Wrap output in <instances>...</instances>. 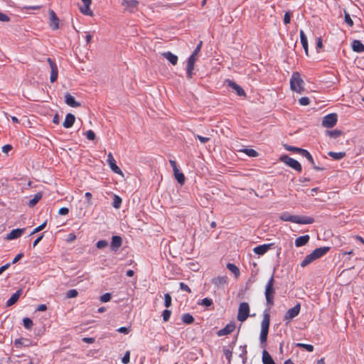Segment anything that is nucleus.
Returning a JSON list of instances; mask_svg holds the SVG:
<instances>
[{
    "label": "nucleus",
    "mask_w": 364,
    "mask_h": 364,
    "mask_svg": "<svg viewBox=\"0 0 364 364\" xmlns=\"http://www.w3.org/2000/svg\"><path fill=\"white\" fill-rule=\"evenodd\" d=\"M47 60H48V63H49V65H50V70H51L50 80L51 82H54L56 81V80L58 78V66L50 58H48Z\"/></svg>",
    "instance_id": "11"
},
{
    "label": "nucleus",
    "mask_w": 364,
    "mask_h": 364,
    "mask_svg": "<svg viewBox=\"0 0 364 364\" xmlns=\"http://www.w3.org/2000/svg\"><path fill=\"white\" fill-rule=\"evenodd\" d=\"M240 151L246 154L247 156L250 157H256L258 156V153L252 149H244L240 150Z\"/></svg>",
    "instance_id": "36"
},
{
    "label": "nucleus",
    "mask_w": 364,
    "mask_h": 364,
    "mask_svg": "<svg viewBox=\"0 0 364 364\" xmlns=\"http://www.w3.org/2000/svg\"><path fill=\"white\" fill-rule=\"evenodd\" d=\"M309 239L308 235L300 236L295 240V246L297 247L304 246L309 241Z\"/></svg>",
    "instance_id": "23"
},
{
    "label": "nucleus",
    "mask_w": 364,
    "mask_h": 364,
    "mask_svg": "<svg viewBox=\"0 0 364 364\" xmlns=\"http://www.w3.org/2000/svg\"><path fill=\"white\" fill-rule=\"evenodd\" d=\"M130 360V352L129 350H127L125 352L123 358H122V363L123 364H127L129 363Z\"/></svg>",
    "instance_id": "46"
},
{
    "label": "nucleus",
    "mask_w": 364,
    "mask_h": 364,
    "mask_svg": "<svg viewBox=\"0 0 364 364\" xmlns=\"http://www.w3.org/2000/svg\"><path fill=\"white\" fill-rule=\"evenodd\" d=\"M107 161L109 166L110 169L114 173L123 176V173L122 170L119 168V167L117 165L116 161L114 160L112 153L108 154Z\"/></svg>",
    "instance_id": "10"
},
{
    "label": "nucleus",
    "mask_w": 364,
    "mask_h": 364,
    "mask_svg": "<svg viewBox=\"0 0 364 364\" xmlns=\"http://www.w3.org/2000/svg\"><path fill=\"white\" fill-rule=\"evenodd\" d=\"M23 324L25 328L26 329H31L33 325V323L31 319L29 318H24L23 319Z\"/></svg>",
    "instance_id": "41"
},
{
    "label": "nucleus",
    "mask_w": 364,
    "mask_h": 364,
    "mask_svg": "<svg viewBox=\"0 0 364 364\" xmlns=\"http://www.w3.org/2000/svg\"><path fill=\"white\" fill-rule=\"evenodd\" d=\"M46 225V221L44 222L43 224H41V225L38 226L37 228H36L31 233V235H33V234H36L38 232H40L41 230H42L43 229L45 228Z\"/></svg>",
    "instance_id": "52"
},
{
    "label": "nucleus",
    "mask_w": 364,
    "mask_h": 364,
    "mask_svg": "<svg viewBox=\"0 0 364 364\" xmlns=\"http://www.w3.org/2000/svg\"><path fill=\"white\" fill-rule=\"evenodd\" d=\"M225 84L228 87H230V88L234 90L236 92V93L237 94V95L245 96V90L240 85H238L237 83H235L232 80L228 79L225 80Z\"/></svg>",
    "instance_id": "12"
},
{
    "label": "nucleus",
    "mask_w": 364,
    "mask_h": 364,
    "mask_svg": "<svg viewBox=\"0 0 364 364\" xmlns=\"http://www.w3.org/2000/svg\"><path fill=\"white\" fill-rule=\"evenodd\" d=\"M121 205H122V198L118 196L117 195H114V198H113V202H112V206L116 208V209H118L121 207Z\"/></svg>",
    "instance_id": "34"
},
{
    "label": "nucleus",
    "mask_w": 364,
    "mask_h": 364,
    "mask_svg": "<svg viewBox=\"0 0 364 364\" xmlns=\"http://www.w3.org/2000/svg\"><path fill=\"white\" fill-rule=\"evenodd\" d=\"M279 218L283 221L303 225L311 224L314 222V220L311 217L291 215L287 212L282 213Z\"/></svg>",
    "instance_id": "1"
},
{
    "label": "nucleus",
    "mask_w": 364,
    "mask_h": 364,
    "mask_svg": "<svg viewBox=\"0 0 364 364\" xmlns=\"http://www.w3.org/2000/svg\"><path fill=\"white\" fill-rule=\"evenodd\" d=\"M171 305V296L169 294H166L164 295V306L166 308H168Z\"/></svg>",
    "instance_id": "45"
},
{
    "label": "nucleus",
    "mask_w": 364,
    "mask_h": 364,
    "mask_svg": "<svg viewBox=\"0 0 364 364\" xmlns=\"http://www.w3.org/2000/svg\"><path fill=\"white\" fill-rule=\"evenodd\" d=\"M49 25L53 30H56L59 28V18L53 10L49 11Z\"/></svg>",
    "instance_id": "13"
},
{
    "label": "nucleus",
    "mask_w": 364,
    "mask_h": 364,
    "mask_svg": "<svg viewBox=\"0 0 364 364\" xmlns=\"http://www.w3.org/2000/svg\"><path fill=\"white\" fill-rule=\"evenodd\" d=\"M296 346L304 348L309 352H312L314 350V346L310 344L298 343H296Z\"/></svg>",
    "instance_id": "43"
},
{
    "label": "nucleus",
    "mask_w": 364,
    "mask_h": 364,
    "mask_svg": "<svg viewBox=\"0 0 364 364\" xmlns=\"http://www.w3.org/2000/svg\"><path fill=\"white\" fill-rule=\"evenodd\" d=\"M201 46H202V41H200L199 43V44L196 46V48H195L194 51L193 52L192 55H193L195 57H197V55L198 53H199V51L200 50V48H201Z\"/></svg>",
    "instance_id": "60"
},
{
    "label": "nucleus",
    "mask_w": 364,
    "mask_h": 364,
    "mask_svg": "<svg viewBox=\"0 0 364 364\" xmlns=\"http://www.w3.org/2000/svg\"><path fill=\"white\" fill-rule=\"evenodd\" d=\"M301 156H303L304 157L306 158L307 160L313 165L314 166L315 163H314V159L312 157V156L311 155V154L306 149H304V151H302V153L301 154Z\"/></svg>",
    "instance_id": "38"
},
{
    "label": "nucleus",
    "mask_w": 364,
    "mask_h": 364,
    "mask_svg": "<svg viewBox=\"0 0 364 364\" xmlns=\"http://www.w3.org/2000/svg\"><path fill=\"white\" fill-rule=\"evenodd\" d=\"M322 47H323L322 40L321 38H318L316 39V50L318 53L320 52V50L321 49Z\"/></svg>",
    "instance_id": "58"
},
{
    "label": "nucleus",
    "mask_w": 364,
    "mask_h": 364,
    "mask_svg": "<svg viewBox=\"0 0 364 364\" xmlns=\"http://www.w3.org/2000/svg\"><path fill=\"white\" fill-rule=\"evenodd\" d=\"M42 198V193L38 192L37 193L32 199H31L28 202V205L30 207H33Z\"/></svg>",
    "instance_id": "30"
},
{
    "label": "nucleus",
    "mask_w": 364,
    "mask_h": 364,
    "mask_svg": "<svg viewBox=\"0 0 364 364\" xmlns=\"http://www.w3.org/2000/svg\"><path fill=\"white\" fill-rule=\"evenodd\" d=\"M329 249L330 248L328 247H321L315 249L311 253L305 257L304 260L301 262V266L302 267H306L316 259H319L326 255L328 252Z\"/></svg>",
    "instance_id": "2"
},
{
    "label": "nucleus",
    "mask_w": 364,
    "mask_h": 364,
    "mask_svg": "<svg viewBox=\"0 0 364 364\" xmlns=\"http://www.w3.org/2000/svg\"><path fill=\"white\" fill-rule=\"evenodd\" d=\"M65 103L72 107H78L80 106V104L77 102L74 97H73L70 94L66 93L65 95Z\"/></svg>",
    "instance_id": "20"
},
{
    "label": "nucleus",
    "mask_w": 364,
    "mask_h": 364,
    "mask_svg": "<svg viewBox=\"0 0 364 364\" xmlns=\"http://www.w3.org/2000/svg\"><path fill=\"white\" fill-rule=\"evenodd\" d=\"M274 276L272 275L266 284L264 291L266 301L269 306H272L274 304V299L275 294V289L274 287Z\"/></svg>",
    "instance_id": "3"
},
{
    "label": "nucleus",
    "mask_w": 364,
    "mask_h": 364,
    "mask_svg": "<svg viewBox=\"0 0 364 364\" xmlns=\"http://www.w3.org/2000/svg\"><path fill=\"white\" fill-rule=\"evenodd\" d=\"M162 55L168 60L172 65H175L178 63V57L177 55L173 54L172 53L168 51L162 53Z\"/></svg>",
    "instance_id": "24"
},
{
    "label": "nucleus",
    "mask_w": 364,
    "mask_h": 364,
    "mask_svg": "<svg viewBox=\"0 0 364 364\" xmlns=\"http://www.w3.org/2000/svg\"><path fill=\"white\" fill-rule=\"evenodd\" d=\"M250 306L246 302H242L240 304L237 314V320L243 322L249 316Z\"/></svg>",
    "instance_id": "7"
},
{
    "label": "nucleus",
    "mask_w": 364,
    "mask_h": 364,
    "mask_svg": "<svg viewBox=\"0 0 364 364\" xmlns=\"http://www.w3.org/2000/svg\"><path fill=\"white\" fill-rule=\"evenodd\" d=\"M180 289L188 293L191 292V289L188 287V286L183 282L180 283Z\"/></svg>",
    "instance_id": "57"
},
{
    "label": "nucleus",
    "mask_w": 364,
    "mask_h": 364,
    "mask_svg": "<svg viewBox=\"0 0 364 364\" xmlns=\"http://www.w3.org/2000/svg\"><path fill=\"white\" fill-rule=\"evenodd\" d=\"M246 348H247L246 345L240 346V357L243 359V361H245V360L246 359V355L247 353Z\"/></svg>",
    "instance_id": "44"
},
{
    "label": "nucleus",
    "mask_w": 364,
    "mask_h": 364,
    "mask_svg": "<svg viewBox=\"0 0 364 364\" xmlns=\"http://www.w3.org/2000/svg\"><path fill=\"white\" fill-rule=\"evenodd\" d=\"M107 245H108V242L104 240H99L96 244V246L98 249H102V248L107 247Z\"/></svg>",
    "instance_id": "49"
},
{
    "label": "nucleus",
    "mask_w": 364,
    "mask_h": 364,
    "mask_svg": "<svg viewBox=\"0 0 364 364\" xmlns=\"http://www.w3.org/2000/svg\"><path fill=\"white\" fill-rule=\"evenodd\" d=\"M301 310V305L300 304H296L293 308L289 309L287 313L285 314L284 316V321L289 323L291 321L293 318L296 317Z\"/></svg>",
    "instance_id": "8"
},
{
    "label": "nucleus",
    "mask_w": 364,
    "mask_h": 364,
    "mask_svg": "<svg viewBox=\"0 0 364 364\" xmlns=\"http://www.w3.org/2000/svg\"><path fill=\"white\" fill-rule=\"evenodd\" d=\"M197 60V57L191 55L187 62V77L191 79L192 77V72L194 69L195 63Z\"/></svg>",
    "instance_id": "16"
},
{
    "label": "nucleus",
    "mask_w": 364,
    "mask_h": 364,
    "mask_svg": "<svg viewBox=\"0 0 364 364\" xmlns=\"http://www.w3.org/2000/svg\"><path fill=\"white\" fill-rule=\"evenodd\" d=\"M269 324V314L268 313H265L263 315V318L261 322V331L259 335V340L262 344L265 343L267 342Z\"/></svg>",
    "instance_id": "4"
},
{
    "label": "nucleus",
    "mask_w": 364,
    "mask_h": 364,
    "mask_svg": "<svg viewBox=\"0 0 364 364\" xmlns=\"http://www.w3.org/2000/svg\"><path fill=\"white\" fill-rule=\"evenodd\" d=\"M338 116L335 113L326 115L322 120V126L326 128L333 127L337 122Z\"/></svg>",
    "instance_id": "9"
},
{
    "label": "nucleus",
    "mask_w": 364,
    "mask_h": 364,
    "mask_svg": "<svg viewBox=\"0 0 364 364\" xmlns=\"http://www.w3.org/2000/svg\"><path fill=\"white\" fill-rule=\"evenodd\" d=\"M78 292L76 289H70L67 292V297L68 298H75L77 296Z\"/></svg>",
    "instance_id": "50"
},
{
    "label": "nucleus",
    "mask_w": 364,
    "mask_h": 364,
    "mask_svg": "<svg viewBox=\"0 0 364 364\" xmlns=\"http://www.w3.org/2000/svg\"><path fill=\"white\" fill-rule=\"evenodd\" d=\"M326 134L332 138H337L341 134V132L338 129L332 130V131H326Z\"/></svg>",
    "instance_id": "42"
},
{
    "label": "nucleus",
    "mask_w": 364,
    "mask_h": 364,
    "mask_svg": "<svg viewBox=\"0 0 364 364\" xmlns=\"http://www.w3.org/2000/svg\"><path fill=\"white\" fill-rule=\"evenodd\" d=\"M196 138L202 143L205 144L208 142L210 140V138L208 137H204L200 135H196Z\"/></svg>",
    "instance_id": "61"
},
{
    "label": "nucleus",
    "mask_w": 364,
    "mask_h": 364,
    "mask_svg": "<svg viewBox=\"0 0 364 364\" xmlns=\"http://www.w3.org/2000/svg\"><path fill=\"white\" fill-rule=\"evenodd\" d=\"M122 243L121 237L115 235L112 237L111 247L114 250H117Z\"/></svg>",
    "instance_id": "25"
},
{
    "label": "nucleus",
    "mask_w": 364,
    "mask_h": 364,
    "mask_svg": "<svg viewBox=\"0 0 364 364\" xmlns=\"http://www.w3.org/2000/svg\"><path fill=\"white\" fill-rule=\"evenodd\" d=\"M301 43L302 45L303 48L305 50V53L306 55H309V50H308V40L303 30H300L299 31Z\"/></svg>",
    "instance_id": "22"
},
{
    "label": "nucleus",
    "mask_w": 364,
    "mask_h": 364,
    "mask_svg": "<svg viewBox=\"0 0 364 364\" xmlns=\"http://www.w3.org/2000/svg\"><path fill=\"white\" fill-rule=\"evenodd\" d=\"M226 276H219L213 279V283L218 287H223L227 283Z\"/></svg>",
    "instance_id": "26"
},
{
    "label": "nucleus",
    "mask_w": 364,
    "mask_h": 364,
    "mask_svg": "<svg viewBox=\"0 0 364 364\" xmlns=\"http://www.w3.org/2000/svg\"><path fill=\"white\" fill-rule=\"evenodd\" d=\"M272 244H264L254 247L253 252L258 255H263L270 248Z\"/></svg>",
    "instance_id": "18"
},
{
    "label": "nucleus",
    "mask_w": 364,
    "mask_h": 364,
    "mask_svg": "<svg viewBox=\"0 0 364 364\" xmlns=\"http://www.w3.org/2000/svg\"><path fill=\"white\" fill-rule=\"evenodd\" d=\"M30 345L31 342L27 339L18 338L14 341V346L16 348H20L21 346H29Z\"/></svg>",
    "instance_id": "29"
},
{
    "label": "nucleus",
    "mask_w": 364,
    "mask_h": 364,
    "mask_svg": "<svg viewBox=\"0 0 364 364\" xmlns=\"http://www.w3.org/2000/svg\"><path fill=\"white\" fill-rule=\"evenodd\" d=\"M227 268L232 272L235 277H238L240 274V270L237 267H236L234 264L228 263L227 264Z\"/></svg>",
    "instance_id": "35"
},
{
    "label": "nucleus",
    "mask_w": 364,
    "mask_h": 364,
    "mask_svg": "<svg viewBox=\"0 0 364 364\" xmlns=\"http://www.w3.org/2000/svg\"><path fill=\"white\" fill-rule=\"evenodd\" d=\"M68 213H69V209L65 207L61 208L58 210V213L61 215H65L68 214Z\"/></svg>",
    "instance_id": "62"
},
{
    "label": "nucleus",
    "mask_w": 364,
    "mask_h": 364,
    "mask_svg": "<svg viewBox=\"0 0 364 364\" xmlns=\"http://www.w3.org/2000/svg\"><path fill=\"white\" fill-rule=\"evenodd\" d=\"M10 18L7 15L0 11V21L8 22Z\"/></svg>",
    "instance_id": "59"
},
{
    "label": "nucleus",
    "mask_w": 364,
    "mask_h": 364,
    "mask_svg": "<svg viewBox=\"0 0 364 364\" xmlns=\"http://www.w3.org/2000/svg\"><path fill=\"white\" fill-rule=\"evenodd\" d=\"M352 49L357 53L364 52V45L358 40H354L352 43Z\"/></svg>",
    "instance_id": "27"
},
{
    "label": "nucleus",
    "mask_w": 364,
    "mask_h": 364,
    "mask_svg": "<svg viewBox=\"0 0 364 364\" xmlns=\"http://www.w3.org/2000/svg\"><path fill=\"white\" fill-rule=\"evenodd\" d=\"M235 328V324L234 322L228 323L223 328L219 330L217 332L218 336H223L231 333Z\"/></svg>",
    "instance_id": "15"
},
{
    "label": "nucleus",
    "mask_w": 364,
    "mask_h": 364,
    "mask_svg": "<svg viewBox=\"0 0 364 364\" xmlns=\"http://www.w3.org/2000/svg\"><path fill=\"white\" fill-rule=\"evenodd\" d=\"M304 82L301 79L299 73L297 72L294 73L290 79L291 89L297 93H301L304 90Z\"/></svg>",
    "instance_id": "5"
},
{
    "label": "nucleus",
    "mask_w": 364,
    "mask_h": 364,
    "mask_svg": "<svg viewBox=\"0 0 364 364\" xmlns=\"http://www.w3.org/2000/svg\"><path fill=\"white\" fill-rule=\"evenodd\" d=\"M117 331L119 332V333H124V334H128L129 333V331H130V328L129 327H125V326L120 327V328H119L117 330Z\"/></svg>",
    "instance_id": "56"
},
{
    "label": "nucleus",
    "mask_w": 364,
    "mask_h": 364,
    "mask_svg": "<svg viewBox=\"0 0 364 364\" xmlns=\"http://www.w3.org/2000/svg\"><path fill=\"white\" fill-rule=\"evenodd\" d=\"M284 148L287 151H292V152H296V153H298V154H301L302 151H304L303 149L295 147V146H289V145H287V144H284Z\"/></svg>",
    "instance_id": "37"
},
{
    "label": "nucleus",
    "mask_w": 364,
    "mask_h": 364,
    "mask_svg": "<svg viewBox=\"0 0 364 364\" xmlns=\"http://www.w3.org/2000/svg\"><path fill=\"white\" fill-rule=\"evenodd\" d=\"M23 256V253H19L15 257L14 259H13L12 261V264H16L17 262H18V260H20Z\"/></svg>",
    "instance_id": "64"
},
{
    "label": "nucleus",
    "mask_w": 364,
    "mask_h": 364,
    "mask_svg": "<svg viewBox=\"0 0 364 364\" xmlns=\"http://www.w3.org/2000/svg\"><path fill=\"white\" fill-rule=\"evenodd\" d=\"M173 172L175 178L177 180V181L181 185L183 184L185 181V176L183 173L182 172H180L179 170L175 171Z\"/></svg>",
    "instance_id": "32"
},
{
    "label": "nucleus",
    "mask_w": 364,
    "mask_h": 364,
    "mask_svg": "<svg viewBox=\"0 0 364 364\" xmlns=\"http://www.w3.org/2000/svg\"><path fill=\"white\" fill-rule=\"evenodd\" d=\"M138 4L139 1L136 0H124L122 2V5L124 6L126 9H129L130 12H134L136 9Z\"/></svg>",
    "instance_id": "19"
},
{
    "label": "nucleus",
    "mask_w": 364,
    "mask_h": 364,
    "mask_svg": "<svg viewBox=\"0 0 364 364\" xmlns=\"http://www.w3.org/2000/svg\"><path fill=\"white\" fill-rule=\"evenodd\" d=\"M26 228H17L12 230L9 234L6 236V240H12L20 237L23 233L25 232Z\"/></svg>",
    "instance_id": "14"
},
{
    "label": "nucleus",
    "mask_w": 364,
    "mask_h": 364,
    "mask_svg": "<svg viewBox=\"0 0 364 364\" xmlns=\"http://www.w3.org/2000/svg\"><path fill=\"white\" fill-rule=\"evenodd\" d=\"M280 161L299 172H301L302 170L300 163L287 155L281 156Z\"/></svg>",
    "instance_id": "6"
},
{
    "label": "nucleus",
    "mask_w": 364,
    "mask_h": 364,
    "mask_svg": "<svg viewBox=\"0 0 364 364\" xmlns=\"http://www.w3.org/2000/svg\"><path fill=\"white\" fill-rule=\"evenodd\" d=\"M328 155L333 158L334 159L339 160L344 157L345 153L343 152H333L331 151L328 153Z\"/></svg>",
    "instance_id": "40"
},
{
    "label": "nucleus",
    "mask_w": 364,
    "mask_h": 364,
    "mask_svg": "<svg viewBox=\"0 0 364 364\" xmlns=\"http://www.w3.org/2000/svg\"><path fill=\"white\" fill-rule=\"evenodd\" d=\"M345 22L350 27L353 26V21L347 13L345 14Z\"/></svg>",
    "instance_id": "54"
},
{
    "label": "nucleus",
    "mask_w": 364,
    "mask_h": 364,
    "mask_svg": "<svg viewBox=\"0 0 364 364\" xmlns=\"http://www.w3.org/2000/svg\"><path fill=\"white\" fill-rule=\"evenodd\" d=\"M299 102L301 106H306L309 105L310 100L307 97H302L299 99Z\"/></svg>",
    "instance_id": "47"
},
{
    "label": "nucleus",
    "mask_w": 364,
    "mask_h": 364,
    "mask_svg": "<svg viewBox=\"0 0 364 364\" xmlns=\"http://www.w3.org/2000/svg\"><path fill=\"white\" fill-rule=\"evenodd\" d=\"M181 320L184 323L191 324L194 321V318L190 314H184L181 316Z\"/></svg>",
    "instance_id": "31"
},
{
    "label": "nucleus",
    "mask_w": 364,
    "mask_h": 364,
    "mask_svg": "<svg viewBox=\"0 0 364 364\" xmlns=\"http://www.w3.org/2000/svg\"><path fill=\"white\" fill-rule=\"evenodd\" d=\"M171 314V311L167 310V309L164 310L162 313L164 321H165V322L168 321V319L170 318Z\"/></svg>",
    "instance_id": "48"
},
{
    "label": "nucleus",
    "mask_w": 364,
    "mask_h": 364,
    "mask_svg": "<svg viewBox=\"0 0 364 364\" xmlns=\"http://www.w3.org/2000/svg\"><path fill=\"white\" fill-rule=\"evenodd\" d=\"M91 4H84V6L82 7H80V11L87 16H92V11H91L90 6Z\"/></svg>",
    "instance_id": "33"
},
{
    "label": "nucleus",
    "mask_w": 364,
    "mask_h": 364,
    "mask_svg": "<svg viewBox=\"0 0 364 364\" xmlns=\"http://www.w3.org/2000/svg\"><path fill=\"white\" fill-rule=\"evenodd\" d=\"M75 121V117L71 113H68L65 116V119L63 121V126L66 128H70L73 127Z\"/></svg>",
    "instance_id": "17"
},
{
    "label": "nucleus",
    "mask_w": 364,
    "mask_h": 364,
    "mask_svg": "<svg viewBox=\"0 0 364 364\" xmlns=\"http://www.w3.org/2000/svg\"><path fill=\"white\" fill-rule=\"evenodd\" d=\"M12 149V146L9 144L3 146L2 151L5 154H8Z\"/></svg>",
    "instance_id": "63"
},
{
    "label": "nucleus",
    "mask_w": 364,
    "mask_h": 364,
    "mask_svg": "<svg viewBox=\"0 0 364 364\" xmlns=\"http://www.w3.org/2000/svg\"><path fill=\"white\" fill-rule=\"evenodd\" d=\"M291 21V13L289 11H287L284 16V24H288Z\"/></svg>",
    "instance_id": "55"
},
{
    "label": "nucleus",
    "mask_w": 364,
    "mask_h": 364,
    "mask_svg": "<svg viewBox=\"0 0 364 364\" xmlns=\"http://www.w3.org/2000/svg\"><path fill=\"white\" fill-rule=\"evenodd\" d=\"M85 136L89 140H94L95 139V134L92 130H88L85 133Z\"/></svg>",
    "instance_id": "53"
},
{
    "label": "nucleus",
    "mask_w": 364,
    "mask_h": 364,
    "mask_svg": "<svg viewBox=\"0 0 364 364\" xmlns=\"http://www.w3.org/2000/svg\"><path fill=\"white\" fill-rule=\"evenodd\" d=\"M262 362L263 364H275L271 355L265 350L262 352Z\"/></svg>",
    "instance_id": "28"
},
{
    "label": "nucleus",
    "mask_w": 364,
    "mask_h": 364,
    "mask_svg": "<svg viewBox=\"0 0 364 364\" xmlns=\"http://www.w3.org/2000/svg\"><path fill=\"white\" fill-rule=\"evenodd\" d=\"M21 294H22V290L21 289H18V291H16L10 297V299L7 300L6 306H11L14 305L18 300V299H19V297L21 296Z\"/></svg>",
    "instance_id": "21"
},
{
    "label": "nucleus",
    "mask_w": 364,
    "mask_h": 364,
    "mask_svg": "<svg viewBox=\"0 0 364 364\" xmlns=\"http://www.w3.org/2000/svg\"><path fill=\"white\" fill-rule=\"evenodd\" d=\"M111 299V294L109 293H105L100 296V301L102 302H108Z\"/></svg>",
    "instance_id": "51"
},
{
    "label": "nucleus",
    "mask_w": 364,
    "mask_h": 364,
    "mask_svg": "<svg viewBox=\"0 0 364 364\" xmlns=\"http://www.w3.org/2000/svg\"><path fill=\"white\" fill-rule=\"evenodd\" d=\"M198 304L205 307H209L213 305V300L210 298H205L200 301H198Z\"/></svg>",
    "instance_id": "39"
}]
</instances>
